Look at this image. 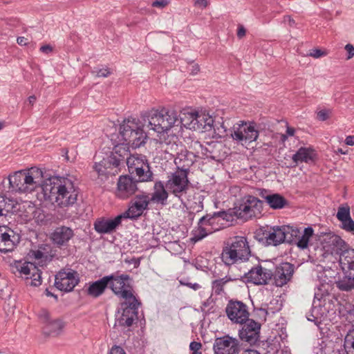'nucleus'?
<instances>
[{"instance_id":"nucleus-22","label":"nucleus","mask_w":354,"mask_h":354,"mask_svg":"<svg viewBox=\"0 0 354 354\" xmlns=\"http://www.w3.org/2000/svg\"><path fill=\"white\" fill-rule=\"evenodd\" d=\"M247 277L254 284L265 285L272 279V272L261 266H257L248 272Z\"/></svg>"},{"instance_id":"nucleus-29","label":"nucleus","mask_w":354,"mask_h":354,"mask_svg":"<svg viewBox=\"0 0 354 354\" xmlns=\"http://www.w3.org/2000/svg\"><path fill=\"white\" fill-rule=\"evenodd\" d=\"M283 226H274L270 232L267 236H266V241L269 245H278L281 243L285 242L284 232H283Z\"/></svg>"},{"instance_id":"nucleus-26","label":"nucleus","mask_w":354,"mask_h":354,"mask_svg":"<svg viewBox=\"0 0 354 354\" xmlns=\"http://www.w3.org/2000/svg\"><path fill=\"white\" fill-rule=\"evenodd\" d=\"M111 279V276H105L95 282L89 284L87 289L88 295L97 298L102 295L106 288L109 286V283Z\"/></svg>"},{"instance_id":"nucleus-19","label":"nucleus","mask_w":354,"mask_h":354,"mask_svg":"<svg viewBox=\"0 0 354 354\" xmlns=\"http://www.w3.org/2000/svg\"><path fill=\"white\" fill-rule=\"evenodd\" d=\"M294 273V266L290 263H282L275 268L272 272L274 283L278 287L287 284L292 279Z\"/></svg>"},{"instance_id":"nucleus-20","label":"nucleus","mask_w":354,"mask_h":354,"mask_svg":"<svg viewBox=\"0 0 354 354\" xmlns=\"http://www.w3.org/2000/svg\"><path fill=\"white\" fill-rule=\"evenodd\" d=\"M316 354H350L351 351L330 339L322 340L314 347Z\"/></svg>"},{"instance_id":"nucleus-48","label":"nucleus","mask_w":354,"mask_h":354,"mask_svg":"<svg viewBox=\"0 0 354 354\" xmlns=\"http://www.w3.org/2000/svg\"><path fill=\"white\" fill-rule=\"evenodd\" d=\"M39 319L44 322V324L46 325L48 322H51L52 320L50 319V315L48 311L46 310L42 309L39 314Z\"/></svg>"},{"instance_id":"nucleus-10","label":"nucleus","mask_w":354,"mask_h":354,"mask_svg":"<svg viewBox=\"0 0 354 354\" xmlns=\"http://www.w3.org/2000/svg\"><path fill=\"white\" fill-rule=\"evenodd\" d=\"M13 268L21 274L26 276V279L32 286H39L41 284V271L34 263L30 261H16Z\"/></svg>"},{"instance_id":"nucleus-6","label":"nucleus","mask_w":354,"mask_h":354,"mask_svg":"<svg viewBox=\"0 0 354 354\" xmlns=\"http://www.w3.org/2000/svg\"><path fill=\"white\" fill-rule=\"evenodd\" d=\"M129 172L135 175L140 182L153 180V174L150 169L149 164L145 156L133 154L127 159Z\"/></svg>"},{"instance_id":"nucleus-18","label":"nucleus","mask_w":354,"mask_h":354,"mask_svg":"<svg viewBox=\"0 0 354 354\" xmlns=\"http://www.w3.org/2000/svg\"><path fill=\"white\" fill-rule=\"evenodd\" d=\"M139 182L138 179L134 180L129 175L120 176L117 183L116 196L121 199L129 198L138 190Z\"/></svg>"},{"instance_id":"nucleus-44","label":"nucleus","mask_w":354,"mask_h":354,"mask_svg":"<svg viewBox=\"0 0 354 354\" xmlns=\"http://www.w3.org/2000/svg\"><path fill=\"white\" fill-rule=\"evenodd\" d=\"M344 346L351 353L354 352V329L349 331L344 338Z\"/></svg>"},{"instance_id":"nucleus-8","label":"nucleus","mask_w":354,"mask_h":354,"mask_svg":"<svg viewBox=\"0 0 354 354\" xmlns=\"http://www.w3.org/2000/svg\"><path fill=\"white\" fill-rule=\"evenodd\" d=\"M141 303L134 298L124 301L121 303V309L122 310L120 315L116 318L115 326L121 327H129L132 326L133 322L138 319V308Z\"/></svg>"},{"instance_id":"nucleus-5","label":"nucleus","mask_w":354,"mask_h":354,"mask_svg":"<svg viewBox=\"0 0 354 354\" xmlns=\"http://www.w3.org/2000/svg\"><path fill=\"white\" fill-rule=\"evenodd\" d=\"M263 208V202L258 198L247 195L243 197L234 207V214L238 218L248 221L259 216Z\"/></svg>"},{"instance_id":"nucleus-58","label":"nucleus","mask_w":354,"mask_h":354,"mask_svg":"<svg viewBox=\"0 0 354 354\" xmlns=\"http://www.w3.org/2000/svg\"><path fill=\"white\" fill-rule=\"evenodd\" d=\"M245 32H246V30H245V28L243 26L240 25L238 27L237 37L239 38H242L243 37H244L245 35Z\"/></svg>"},{"instance_id":"nucleus-34","label":"nucleus","mask_w":354,"mask_h":354,"mask_svg":"<svg viewBox=\"0 0 354 354\" xmlns=\"http://www.w3.org/2000/svg\"><path fill=\"white\" fill-rule=\"evenodd\" d=\"M266 202L271 209H279L288 205V201L279 194H270L266 197Z\"/></svg>"},{"instance_id":"nucleus-43","label":"nucleus","mask_w":354,"mask_h":354,"mask_svg":"<svg viewBox=\"0 0 354 354\" xmlns=\"http://www.w3.org/2000/svg\"><path fill=\"white\" fill-rule=\"evenodd\" d=\"M205 226V225H198V234L195 235V238L196 240H201L203 238L205 237L208 234L212 233V230L214 231L218 230L219 227L208 229Z\"/></svg>"},{"instance_id":"nucleus-31","label":"nucleus","mask_w":354,"mask_h":354,"mask_svg":"<svg viewBox=\"0 0 354 354\" xmlns=\"http://www.w3.org/2000/svg\"><path fill=\"white\" fill-rule=\"evenodd\" d=\"M196 123L198 125L197 131H207L214 127V119L205 112H198Z\"/></svg>"},{"instance_id":"nucleus-25","label":"nucleus","mask_w":354,"mask_h":354,"mask_svg":"<svg viewBox=\"0 0 354 354\" xmlns=\"http://www.w3.org/2000/svg\"><path fill=\"white\" fill-rule=\"evenodd\" d=\"M122 140L128 145H131L134 148L140 147L145 143L147 136L144 129L136 131L132 133H124V136H121Z\"/></svg>"},{"instance_id":"nucleus-27","label":"nucleus","mask_w":354,"mask_h":354,"mask_svg":"<svg viewBox=\"0 0 354 354\" xmlns=\"http://www.w3.org/2000/svg\"><path fill=\"white\" fill-rule=\"evenodd\" d=\"M316 154L311 148L300 147L297 151L292 156V161L297 165L299 162L309 163L313 162Z\"/></svg>"},{"instance_id":"nucleus-16","label":"nucleus","mask_w":354,"mask_h":354,"mask_svg":"<svg viewBox=\"0 0 354 354\" xmlns=\"http://www.w3.org/2000/svg\"><path fill=\"white\" fill-rule=\"evenodd\" d=\"M79 281L77 272L62 270L55 275V286L61 291L71 292L77 285Z\"/></svg>"},{"instance_id":"nucleus-51","label":"nucleus","mask_w":354,"mask_h":354,"mask_svg":"<svg viewBox=\"0 0 354 354\" xmlns=\"http://www.w3.org/2000/svg\"><path fill=\"white\" fill-rule=\"evenodd\" d=\"M202 348V344L201 342L193 341L189 344V349L192 352H199Z\"/></svg>"},{"instance_id":"nucleus-42","label":"nucleus","mask_w":354,"mask_h":354,"mask_svg":"<svg viewBox=\"0 0 354 354\" xmlns=\"http://www.w3.org/2000/svg\"><path fill=\"white\" fill-rule=\"evenodd\" d=\"M194 199L196 201L189 202L190 209H192L193 211L196 212H199L202 211L203 209V196L200 194H198L197 196H194Z\"/></svg>"},{"instance_id":"nucleus-64","label":"nucleus","mask_w":354,"mask_h":354,"mask_svg":"<svg viewBox=\"0 0 354 354\" xmlns=\"http://www.w3.org/2000/svg\"><path fill=\"white\" fill-rule=\"evenodd\" d=\"M242 354H261V353L256 350L249 349V350L245 351Z\"/></svg>"},{"instance_id":"nucleus-11","label":"nucleus","mask_w":354,"mask_h":354,"mask_svg":"<svg viewBox=\"0 0 354 354\" xmlns=\"http://www.w3.org/2000/svg\"><path fill=\"white\" fill-rule=\"evenodd\" d=\"M212 348L214 354H240L241 344L239 339L226 335L216 337Z\"/></svg>"},{"instance_id":"nucleus-3","label":"nucleus","mask_w":354,"mask_h":354,"mask_svg":"<svg viewBox=\"0 0 354 354\" xmlns=\"http://www.w3.org/2000/svg\"><path fill=\"white\" fill-rule=\"evenodd\" d=\"M322 243L325 257L329 254L338 257V263L344 277L336 282L337 287L342 291L354 289V249L338 235L327 233L323 236Z\"/></svg>"},{"instance_id":"nucleus-55","label":"nucleus","mask_w":354,"mask_h":354,"mask_svg":"<svg viewBox=\"0 0 354 354\" xmlns=\"http://www.w3.org/2000/svg\"><path fill=\"white\" fill-rule=\"evenodd\" d=\"M168 3L167 0H156L152 3V6L156 8H164Z\"/></svg>"},{"instance_id":"nucleus-4","label":"nucleus","mask_w":354,"mask_h":354,"mask_svg":"<svg viewBox=\"0 0 354 354\" xmlns=\"http://www.w3.org/2000/svg\"><path fill=\"white\" fill-rule=\"evenodd\" d=\"M251 250L245 236H236L230 239L223 247L221 260L226 266L248 261Z\"/></svg>"},{"instance_id":"nucleus-57","label":"nucleus","mask_w":354,"mask_h":354,"mask_svg":"<svg viewBox=\"0 0 354 354\" xmlns=\"http://www.w3.org/2000/svg\"><path fill=\"white\" fill-rule=\"evenodd\" d=\"M7 203L5 198L0 194V216H3V211L6 209Z\"/></svg>"},{"instance_id":"nucleus-17","label":"nucleus","mask_w":354,"mask_h":354,"mask_svg":"<svg viewBox=\"0 0 354 354\" xmlns=\"http://www.w3.org/2000/svg\"><path fill=\"white\" fill-rule=\"evenodd\" d=\"M74 230L66 225H59L55 228L50 235L52 243L58 248H66L74 238Z\"/></svg>"},{"instance_id":"nucleus-38","label":"nucleus","mask_w":354,"mask_h":354,"mask_svg":"<svg viewBox=\"0 0 354 354\" xmlns=\"http://www.w3.org/2000/svg\"><path fill=\"white\" fill-rule=\"evenodd\" d=\"M313 229L311 227H306L303 232H301L299 238L297 240L295 245L300 249H306L308 246L309 239L313 235Z\"/></svg>"},{"instance_id":"nucleus-45","label":"nucleus","mask_w":354,"mask_h":354,"mask_svg":"<svg viewBox=\"0 0 354 354\" xmlns=\"http://www.w3.org/2000/svg\"><path fill=\"white\" fill-rule=\"evenodd\" d=\"M341 227L348 232H351L354 234V221L349 217L346 221H342Z\"/></svg>"},{"instance_id":"nucleus-14","label":"nucleus","mask_w":354,"mask_h":354,"mask_svg":"<svg viewBox=\"0 0 354 354\" xmlns=\"http://www.w3.org/2000/svg\"><path fill=\"white\" fill-rule=\"evenodd\" d=\"M241 325L242 328L239 330V341L250 346L256 345L260 341L261 324L248 319Z\"/></svg>"},{"instance_id":"nucleus-30","label":"nucleus","mask_w":354,"mask_h":354,"mask_svg":"<svg viewBox=\"0 0 354 354\" xmlns=\"http://www.w3.org/2000/svg\"><path fill=\"white\" fill-rule=\"evenodd\" d=\"M110 155V160H112L118 167L124 162L127 164V159L131 156L129 150L124 146H116Z\"/></svg>"},{"instance_id":"nucleus-33","label":"nucleus","mask_w":354,"mask_h":354,"mask_svg":"<svg viewBox=\"0 0 354 354\" xmlns=\"http://www.w3.org/2000/svg\"><path fill=\"white\" fill-rule=\"evenodd\" d=\"M4 230V226H0V252L7 253L13 250L15 242Z\"/></svg>"},{"instance_id":"nucleus-40","label":"nucleus","mask_w":354,"mask_h":354,"mask_svg":"<svg viewBox=\"0 0 354 354\" xmlns=\"http://www.w3.org/2000/svg\"><path fill=\"white\" fill-rule=\"evenodd\" d=\"M189 148L193 150L195 157H200L201 156H207V153L204 152L203 145L198 140H192L190 144Z\"/></svg>"},{"instance_id":"nucleus-9","label":"nucleus","mask_w":354,"mask_h":354,"mask_svg":"<svg viewBox=\"0 0 354 354\" xmlns=\"http://www.w3.org/2000/svg\"><path fill=\"white\" fill-rule=\"evenodd\" d=\"M111 279L109 283V286L112 291L120 298L124 299V301L133 299L136 298L133 294V288L128 283L129 277L127 274H122L120 276L110 275Z\"/></svg>"},{"instance_id":"nucleus-39","label":"nucleus","mask_w":354,"mask_h":354,"mask_svg":"<svg viewBox=\"0 0 354 354\" xmlns=\"http://www.w3.org/2000/svg\"><path fill=\"white\" fill-rule=\"evenodd\" d=\"M230 281H231V279L227 277L213 281L212 283V288L214 293L216 295L223 293V287Z\"/></svg>"},{"instance_id":"nucleus-1","label":"nucleus","mask_w":354,"mask_h":354,"mask_svg":"<svg viewBox=\"0 0 354 354\" xmlns=\"http://www.w3.org/2000/svg\"><path fill=\"white\" fill-rule=\"evenodd\" d=\"M8 180L12 191L16 192L30 193L40 188V200L59 207H68L77 201V194L71 180L55 176L44 180V172L37 167L17 171L9 176Z\"/></svg>"},{"instance_id":"nucleus-2","label":"nucleus","mask_w":354,"mask_h":354,"mask_svg":"<svg viewBox=\"0 0 354 354\" xmlns=\"http://www.w3.org/2000/svg\"><path fill=\"white\" fill-rule=\"evenodd\" d=\"M198 111L183 109L178 113L175 110L164 106L151 108L143 114L145 125L158 134L167 133L171 128L182 125L187 129L197 131L196 123Z\"/></svg>"},{"instance_id":"nucleus-49","label":"nucleus","mask_w":354,"mask_h":354,"mask_svg":"<svg viewBox=\"0 0 354 354\" xmlns=\"http://www.w3.org/2000/svg\"><path fill=\"white\" fill-rule=\"evenodd\" d=\"M354 311V306L350 303H346L344 306V309H339V313L344 316L346 315V313L351 314Z\"/></svg>"},{"instance_id":"nucleus-47","label":"nucleus","mask_w":354,"mask_h":354,"mask_svg":"<svg viewBox=\"0 0 354 354\" xmlns=\"http://www.w3.org/2000/svg\"><path fill=\"white\" fill-rule=\"evenodd\" d=\"M93 74H95L96 77H108L111 72L109 68H104L100 69H95L91 72Z\"/></svg>"},{"instance_id":"nucleus-53","label":"nucleus","mask_w":354,"mask_h":354,"mask_svg":"<svg viewBox=\"0 0 354 354\" xmlns=\"http://www.w3.org/2000/svg\"><path fill=\"white\" fill-rule=\"evenodd\" d=\"M28 255L30 258L33 257L35 259H41L44 257L43 252L39 250L30 251Z\"/></svg>"},{"instance_id":"nucleus-62","label":"nucleus","mask_w":354,"mask_h":354,"mask_svg":"<svg viewBox=\"0 0 354 354\" xmlns=\"http://www.w3.org/2000/svg\"><path fill=\"white\" fill-rule=\"evenodd\" d=\"M196 5H198L199 6L206 8L208 5V1L207 0H197L195 2Z\"/></svg>"},{"instance_id":"nucleus-50","label":"nucleus","mask_w":354,"mask_h":354,"mask_svg":"<svg viewBox=\"0 0 354 354\" xmlns=\"http://www.w3.org/2000/svg\"><path fill=\"white\" fill-rule=\"evenodd\" d=\"M329 114H330L329 110L323 109V110H320L319 111L317 112V117L318 120H319L321 121H325L328 118Z\"/></svg>"},{"instance_id":"nucleus-54","label":"nucleus","mask_w":354,"mask_h":354,"mask_svg":"<svg viewBox=\"0 0 354 354\" xmlns=\"http://www.w3.org/2000/svg\"><path fill=\"white\" fill-rule=\"evenodd\" d=\"M344 48L348 53V56L346 59H351L354 56V46L351 44H348L345 46Z\"/></svg>"},{"instance_id":"nucleus-56","label":"nucleus","mask_w":354,"mask_h":354,"mask_svg":"<svg viewBox=\"0 0 354 354\" xmlns=\"http://www.w3.org/2000/svg\"><path fill=\"white\" fill-rule=\"evenodd\" d=\"M309 55L310 56L313 57L315 58H319L323 55H325L326 53L319 49H314L310 53Z\"/></svg>"},{"instance_id":"nucleus-23","label":"nucleus","mask_w":354,"mask_h":354,"mask_svg":"<svg viewBox=\"0 0 354 354\" xmlns=\"http://www.w3.org/2000/svg\"><path fill=\"white\" fill-rule=\"evenodd\" d=\"M148 110L142 111L140 114L141 122L136 118H129L123 121V122L120 126V136H124V133L129 132L132 133L136 131L142 130L144 128L148 129V131H153L152 129L145 125L144 120H143V114L146 113Z\"/></svg>"},{"instance_id":"nucleus-52","label":"nucleus","mask_w":354,"mask_h":354,"mask_svg":"<svg viewBox=\"0 0 354 354\" xmlns=\"http://www.w3.org/2000/svg\"><path fill=\"white\" fill-rule=\"evenodd\" d=\"M109 354H127L124 350L119 346H113L109 351Z\"/></svg>"},{"instance_id":"nucleus-61","label":"nucleus","mask_w":354,"mask_h":354,"mask_svg":"<svg viewBox=\"0 0 354 354\" xmlns=\"http://www.w3.org/2000/svg\"><path fill=\"white\" fill-rule=\"evenodd\" d=\"M28 39L24 37H19L17 39V44L20 46H26L28 43Z\"/></svg>"},{"instance_id":"nucleus-41","label":"nucleus","mask_w":354,"mask_h":354,"mask_svg":"<svg viewBox=\"0 0 354 354\" xmlns=\"http://www.w3.org/2000/svg\"><path fill=\"white\" fill-rule=\"evenodd\" d=\"M337 218L340 221H346V218L351 217L350 207L348 205L339 206L337 213Z\"/></svg>"},{"instance_id":"nucleus-28","label":"nucleus","mask_w":354,"mask_h":354,"mask_svg":"<svg viewBox=\"0 0 354 354\" xmlns=\"http://www.w3.org/2000/svg\"><path fill=\"white\" fill-rule=\"evenodd\" d=\"M194 155L193 152L187 149L181 150L178 153L177 156L174 159V162L180 169H187L194 162Z\"/></svg>"},{"instance_id":"nucleus-32","label":"nucleus","mask_w":354,"mask_h":354,"mask_svg":"<svg viewBox=\"0 0 354 354\" xmlns=\"http://www.w3.org/2000/svg\"><path fill=\"white\" fill-rule=\"evenodd\" d=\"M64 324L59 319L52 320L44 325L43 331L45 335L57 337L62 331Z\"/></svg>"},{"instance_id":"nucleus-60","label":"nucleus","mask_w":354,"mask_h":354,"mask_svg":"<svg viewBox=\"0 0 354 354\" xmlns=\"http://www.w3.org/2000/svg\"><path fill=\"white\" fill-rule=\"evenodd\" d=\"M345 143L349 146L354 145V136H348L345 139Z\"/></svg>"},{"instance_id":"nucleus-21","label":"nucleus","mask_w":354,"mask_h":354,"mask_svg":"<svg viewBox=\"0 0 354 354\" xmlns=\"http://www.w3.org/2000/svg\"><path fill=\"white\" fill-rule=\"evenodd\" d=\"M123 218H127L124 213L113 219L104 218L97 219L94 223V228L100 234H111L121 224Z\"/></svg>"},{"instance_id":"nucleus-63","label":"nucleus","mask_w":354,"mask_h":354,"mask_svg":"<svg viewBox=\"0 0 354 354\" xmlns=\"http://www.w3.org/2000/svg\"><path fill=\"white\" fill-rule=\"evenodd\" d=\"M199 70H200V68H199L198 64H195L192 65V66L191 74L196 75L198 73Z\"/></svg>"},{"instance_id":"nucleus-12","label":"nucleus","mask_w":354,"mask_h":354,"mask_svg":"<svg viewBox=\"0 0 354 354\" xmlns=\"http://www.w3.org/2000/svg\"><path fill=\"white\" fill-rule=\"evenodd\" d=\"M225 313L232 323L239 324L245 322L250 316L248 306L241 301L234 299L228 301L225 307Z\"/></svg>"},{"instance_id":"nucleus-7","label":"nucleus","mask_w":354,"mask_h":354,"mask_svg":"<svg viewBox=\"0 0 354 354\" xmlns=\"http://www.w3.org/2000/svg\"><path fill=\"white\" fill-rule=\"evenodd\" d=\"M189 171L187 169H180L178 167L175 172L171 174L165 183L169 193L178 198H180L183 194H186L189 189Z\"/></svg>"},{"instance_id":"nucleus-35","label":"nucleus","mask_w":354,"mask_h":354,"mask_svg":"<svg viewBox=\"0 0 354 354\" xmlns=\"http://www.w3.org/2000/svg\"><path fill=\"white\" fill-rule=\"evenodd\" d=\"M228 214L225 211L214 212L213 215L207 214L200 218L198 225H205V226L212 227L218 218L229 221Z\"/></svg>"},{"instance_id":"nucleus-13","label":"nucleus","mask_w":354,"mask_h":354,"mask_svg":"<svg viewBox=\"0 0 354 354\" xmlns=\"http://www.w3.org/2000/svg\"><path fill=\"white\" fill-rule=\"evenodd\" d=\"M259 136V131L255 127L254 123L242 122L238 127H234L231 133V137L242 145L255 141Z\"/></svg>"},{"instance_id":"nucleus-15","label":"nucleus","mask_w":354,"mask_h":354,"mask_svg":"<svg viewBox=\"0 0 354 354\" xmlns=\"http://www.w3.org/2000/svg\"><path fill=\"white\" fill-rule=\"evenodd\" d=\"M152 204L149 195L146 193L137 194L131 201L129 209L124 213L127 218H137L144 211L149 209V205Z\"/></svg>"},{"instance_id":"nucleus-46","label":"nucleus","mask_w":354,"mask_h":354,"mask_svg":"<svg viewBox=\"0 0 354 354\" xmlns=\"http://www.w3.org/2000/svg\"><path fill=\"white\" fill-rule=\"evenodd\" d=\"M110 159L111 155L106 158H103V160L100 162L102 164L105 165V167L107 168V169H110L111 171H115V169H117L118 171V165L115 164V162Z\"/></svg>"},{"instance_id":"nucleus-59","label":"nucleus","mask_w":354,"mask_h":354,"mask_svg":"<svg viewBox=\"0 0 354 354\" xmlns=\"http://www.w3.org/2000/svg\"><path fill=\"white\" fill-rule=\"evenodd\" d=\"M52 50L53 48L50 45H44L40 48V51L46 54L50 53Z\"/></svg>"},{"instance_id":"nucleus-37","label":"nucleus","mask_w":354,"mask_h":354,"mask_svg":"<svg viewBox=\"0 0 354 354\" xmlns=\"http://www.w3.org/2000/svg\"><path fill=\"white\" fill-rule=\"evenodd\" d=\"M93 168L100 181H104L109 176L115 175V174L118 173L117 169H115V171L107 169V168L105 167V165L102 164L101 162L97 163L95 162Z\"/></svg>"},{"instance_id":"nucleus-36","label":"nucleus","mask_w":354,"mask_h":354,"mask_svg":"<svg viewBox=\"0 0 354 354\" xmlns=\"http://www.w3.org/2000/svg\"><path fill=\"white\" fill-rule=\"evenodd\" d=\"M283 232H284L285 242L290 244H295L299 235L301 234V230L294 226L283 225Z\"/></svg>"},{"instance_id":"nucleus-24","label":"nucleus","mask_w":354,"mask_h":354,"mask_svg":"<svg viewBox=\"0 0 354 354\" xmlns=\"http://www.w3.org/2000/svg\"><path fill=\"white\" fill-rule=\"evenodd\" d=\"M169 192L167 189L162 182H156L153 186V192L151 196H149L151 203L165 205L169 196Z\"/></svg>"}]
</instances>
